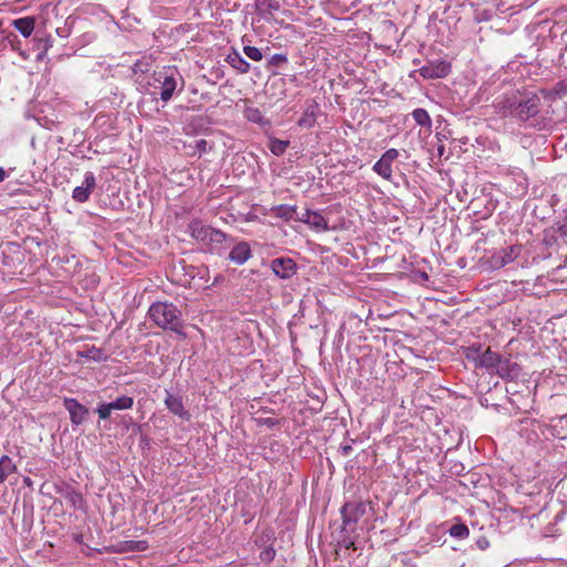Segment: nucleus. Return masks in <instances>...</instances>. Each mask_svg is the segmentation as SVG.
<instances>
[{
  "mask_svg": "<svg viewBox=\"0 0 567 567\" xmlns=\"http://www.w3.org/2000/svg\"><path fill=\"white\" fill-rule=\"evenodd\" d=\"M147 316L158 328L173 331L179 336H185L183 332L184 322L182 311L173 302H153L148 308Z\"/></svg>",
  "mask_w": 567,
  "mask_h": 567,
  "instance_id": "1",
  "label": "nucleus"
},
{
  "mask_svg": "<svg viewBox=\"0 0 567 567\" xmlns=\"http://www.w3.org/2000/svg\"><path fill=\"white\" fill-rule=\"evenodd\" d=\"M367 503L362 501L346 502L340 508L342 529L346 532H355L358 522L367 513Z\"/></svg>",
  "mask_w": 567,
  "mask_h": 567,
  "instance_id": "2",
  "label": "nucleus"
},
{
  "mask_svg": "<svg viewBox=\"0 0 567 567\" xmlns=\"http://www.w3.org/2000/svg\"><path fill=\"white\" fill-rule=\"evenodd\" d=\"M539 102L540 100L536 95L526 99L520 97L518 101L515 99L508 105L509 114L519 121H528L538 114Z\"/></svg>",
  "mask_w": 567,
  "mask_h": 567,
  "instance_id": "3",
  "label": "nucleus"
},
{
  "mask_svg": "<svg viewBox=\"0 0 567 567\" xmlns=\"http://www.w3.org/2000/svg\"><path fill=\"white\" fill-rule=\"evenodd\" d=\"M155 80L158 81V83L161 84L159 95L163 102H168L173 97L177 89L178 82H181L182 84L181 89L183 87L184 84L182 76L178 74L176 70L159 73L158 78H156Z\"/></svg>",
  "mask_w": 567,
  "mask_h": 567,
  "instance_id": "4",
  "label": "nucleus"
},
{
  "mask_svg": "<svg viewBox=\"0 0 567 567\" xmlns=\"http://www.w3.org/2000/svg\"><path fill=\"white\" fill-rule=\"evenodd\" d=\"M522 252L520 245H512L507 248L495 251L489 258V265L494 269H499L513 262Z\"/></svg>",
  "mask_w": 567,
  "mask_h": 567,
  "instance_id": "5",
  "label": "nucleus"
},
{
  "mask_svg": "<svg viewBox=\"0 0 567 567\" xmlns=\"http://www.w3.org/2000/svg\"><path fill=\"white\" fill-rule=\"evenodd\" d=\"M270 268L280 279L288 280L297 274V262L290 257H277L271 260Z\"/></svg>",
  "mask_w": 567,
  "mask_h": 567,
  "instance_id": "6",
  "label": "nucleus"
},
{
  "mask_svg": "<svg viewBox=\"0 0 567 567\" xmlns=\"http://www.w3.org/2000/svg\"><path fill=\"white\" fill-rule=\"evenodd\" d=\"M497 377L505 381H515L522 373V367L512 361L511 358H505L501 354L499 363L494 372Z\"/></svg>",
  "mask_w": 567,
  "mask_h": 567,
  "instance_id": "7",
  "label": "nucleus"
},
{
  "mask_svg": "<svg viewBox=\"0 0 567 567\" xmlns=\"http://www.w3.org/2000/svg\"><path fill=\"white\" fill-rule=\"evenodd\" d=\"M63 406L69 412L73 425L82 424L89 414V409L73 398H64Z\"/></svg>",
  "mask_w": 567,
  "mask_h": 567,
  "instance_id": "8",
  "label": "nucleus"
},
{
  "mask_svg": "<svg viewBox=\"0 0 567 567\" xmlns=\"http://www.w3.org/2000/svg\"><path fill=\"white\" fill-rule=\"evenodd\" d=\"M451 72V64L446 61H431L420 69L424 79L445 78Z\"/></svg>",
  "mask_w": 567,
  "mask_h": 567,
  "instance_id": "9",
  "label": "nucleus"
},
{
  "mask_svg": "<svg viewBox=\"0 0 567 567\" xmlns=\"http://www.w3.org/2000/svg\"><path fill=\"white\" fill-rule=\"evenodd\" d=\"M95 176L92 172H86L83 184L73 189L72 198L78 203H85L89 200L91 193L95 188Z\"/></svg>",
  "mask_w": 567,
  "mask_h": 567,
  "instance_id": "10",
  "label": "nucleus"
},
{
  "mask_svg": "<svg viewBox=\"0 0 567 567\" xmlns=\"http://www.w3.org/2000/svg\"><path fill=\"white\" fill-rule=\"evenodd\" d=\"M165 393L166 396L164 403L166 409L181 419L188 421L190 419V413L185 409L182 398L173 395L168 390H165Z\"/></svg>",
  "mask_w": 567,
  "mask_h": 567,
  "instance_id": "11",
  "label": "nucleus"
},
{
  "mask_svg": "<svg viewBox=\"0 0 567 567\" xmlns=\"http://www.w3.org/2000/svg\"><path fill=\"white\" fill-rule=\"evenodd\" d=\"M228 259L236 265H244L251 257V248L247 241L231 244Z\"/></svg>",
  "mask_w": 567,
  "mask_h": 567,
  "instance_id": "12",
  "label": "nucleus"
},
{
  "mask_svg": "<svg viewBox=\"0 0 567 567\" xmlns=\"http://www.w3.org/2000/svg\"><path fill=\"white\" fill-rule=\"evenodd\" d=\"M210 230H212V227L205 225L200 219H193L188 224L189 235L197 241H200L202 244L207 245V246H208V237H209Z\"/></svg>",
  "mask_w": 567,
  "mask_h": 567,
  "instance_id": "13",
  "label": "nucleus"
},
{
  "mask_svg": "<svg viewBox=\"0 0 567 567\" xmlns=\"http://www.w3.org/2000/svg\"><path fill=\"white\" fill-rule=\"evenodd\" d=\"M58 493L68 502L70 503L71 507L74 509L83 508L85 505L84 497L81 492L76 491L70 485H65L64 487H61L58 489Z\"/></svg>",
  "mask_w": 567,
  "mask_h": 567,
  "instance_id": "14",
  "label": "nucleus"
},
{
  "mask_svg": "<svg viewBox=\"0 0 567 567\" xmlns=\"http://www.w3.org/2000/svg\"><path fill=\"white\" fill-rule=\"evenodd\" d=\"M319 111V104L311 101L305 109L302 116L298 120V125L303 128L312 127L316 123Z\"/></svg>",
  "mask_w": 567,
  "mask_h": 567,
  "instance_id": "15",
  "label": "nucleus"
},
{
  "mask_svg": "<svg viewBox=\"0 0 567 567\" xmlns=\"http://www.w3.org/2000/svg\"><path fill=\"white\" fill-rule=\"evenodd\" d=\"M235 243V238L226 233L212 227L208 237V246L228 248Z\"/></svg>",
  "mask_w": 567,
  "mask_h": 567,
  "instance_id": "16",
  "label": "nucleus"
},
{
  "mask_svg": "<svg viewBox=\"0 0 567 567\" xmlns=\"http://www.w3.org/2000/svg\"><path fill=\"white\" fill-rule=\"evenodd\" d=\"M226 62L240 74H246L250 71V64L235 49H231L227 54Z\"/></svg>",
  "mask_w": 567,
  "mask_h": 567,
  "instance_id": "17",
  "label": "nucleus"
},
{
  "mask_svg": "<svg viewBox=\"0 0 567 567\" xmlns=\"http://www.w3.org/2000/svg\"><path fill=\"white\" fill-rule=\"evenodd\" d=\"M499 358H501L499 353L492 351V349L489 347H487L484 350V354H482V359H481V363H480L478 368L486 369L491 373H494L497 368V364L499 363Z\"/></svg>",
  "mask_w": 567,
  "mask_h": 567,
  "instance_id": "18",
  "label": "nucleus"
},
{
  "mask_svg": "<svg viewBox=\"0 0 567 567\" xmlns=\"http://www.w3.org/2000/svg\"><path fill=\"white\" fill-rule=\"evenodd\" d=\"M255 6L258 16L262 18L272 16V13L278 11L281 7L278 0H255Z\"/></svg>",
  "mask_w": 567,
  "mask_h": 567,
  "instance_id": "19",
  "label": "nucleus"
},
{
  "mask_svg": "<svg viewBox=\"0 0 567 567\" xmlns=\"http://www.w3.org/2000/svg\"><path fill=\"white\" fill-rule=\"evenodd\" d=\"M12 25L18 30L24 38H29L34 31L35 18L23 17L12 21Z\"/></svg>",
  "mask_w": 567,
  "mask_h": 567,
  "instance_id": "20",
  "label": "nucleus"
},
{
  "mask_svg": "<svg viewBox=\"0 0 567 567\" xmlns=\"http://www.w3.org/2000/svg\"><path fill=\"white\" fill-rule=\"evenodd\" d=\"M307 225L317 231H326L329 229L326 218L319 213L307 209Z\"/></svg>",
  "mask_w": 567,
  "mask_h": 567,
  "instance_id": "21",
  "label": "nucleus"
},
{
  "mask_svg": "<svg viewBox=\"0 0 567 567\" xmlns=\"http://www.w3.org/2000/svg\"><path fill=\"white\" fill-rule=\"evenodd\" d=\"M484 348L481 343H473L465 348L464 354L467 361L472 362L476 369L481 363L482 354H484Z\"/></svg>",
  "mask_w": 567,
  "mask_h": 567,
  "instance_id": "22",
  "label": "nucleus"
},
{
  "mask_svg": "<svg viewBox=\"0 0 567 567\" xmlns=\"http://www.w3.org/2000/svg\"><path fill=\"white\" fill-rule=\"evenodd\" d=\"M17 471V466L10 456L3 455L0 458V484L4 483L7 478Z\"/></svg>",
  "mask_w": 567,
  "mask_h": 567,
  "instance_id": "23",
  "label": "nucleus"
},
{
  "mask_svg": "<svg viewBox=\"0 0 567 567\" xmlns=\"http://www.w3.org/2000/svg\"><path fill=\"white\" fill-rule=\"evenodd\" d=\"M373 171L386 181H391L392 178V164L388 161H384L383 157L373 165Z\"/></svg>",
  "mask_w": 567,
  "mask_h": 567,
  "instance_id": "24",
  "label": "nucleus"
},
{
  "mask_svg": "<svg viewBox=\"0 0 567 567\" xmlns=\"http://www.w3.org/2000/svg\"><path fill=\"white\" fill-rule=\"evenodd\" d=\"M271 213L275 217H278V218H281V219L288 221L293 218V216L296 214V207L289 206V205H279V206L272 207Z\"/></svg>",
  "mask_w": 567,
  "mask_h": 567,
  "instance_id": "25",
  "label": "nucleus"
},
{
  "mask_svg": "<svg viewBox=\"0 0 567 567\" xmlns=\"http://www.w3.org/2000/svg\"><path fill=\"white\" fill-rule=\"evenodd\" d=\"M34 48L38 51L37 60H42L48 50L52 47L50 37H37L34 39Z\"/></svg>",
  "mask_w": 567,
  "mask_h": 567,
  "instance_id": "26",
  "label": "nucleus"
},
{
  "mask_svg": "<svg viewBox=\"0 0 567 567\" xmlns=\"http://www.w3.org/2000/svg\"><path fill=\"white\" fill-rule=\"evenodd\" d=\"M412 116L414 118V121L416 122L417 125L422 126V127H427V128H431L432 126V121H431V117L427 113L426 110L424 109H415L413 112H412Z\"/></svg>",
  "mask_w": 567,
  "mask_h": 567,
  "instance_id": "27",
  "label": "nucleus"
},
{
  "mask_svg": "<svg viewBox=\"0 0 567 567\" xmlns=\"http://www.w3.org/2000/svg\"><path fill=\"white\" fill-rule=\"evenodd\" d=\"M288 146H289V141H284V140H279L276 137H271L268 143V148L276 156L282 155L286 152V150L288 148Z\"/></svg>",
  "mask_w": 567,
  "mask_h": 567,
  "instance_id": "28",
  "label": "nucleus"
},
{
  "mask_svg": "<svg viewBox=\"0 0 567 567\" xmlns=\"http://www.w3.org/2000/svg\"><path fill=\"white\" fill-rule=\"evenodd\" d=\"M109 403L112 410H130L133 408L134 398L122 395Z\"/></svg>",
  "mask_w": 567,
  "mask_h": 567,
  "instance_id": "29",
  "label": "nucleus"
},
{
  "mask_svg": "<svg viewBox=\"0 0 567 567\" xmlns=\"http://www.w3.org/2000/svg\"><path fill=\"white\" fill-rule=\"evenodd\" d=\"M79 355L82 358H85V359L96 361V362H101L105 359V357L103 354V350L100 348H95L94 346H92L91 348H87L83 351H80Z\"/></svg>",
  "mask_w": 567,
  "mask_h": 567,
  "instance_id": "30",
  "label": "nucleus"
},
{
  "mask_svg": "<svg viewBox=\"0 0 567 567\" xmlns=\"http://www.w3.org/2000/svg\"><path fill=\"white\" fill-rule=\"evenodd\" d=\"M244 114L245 117L252 123L262 124L265 121L262 112L258 107H246Z\"/></svg>",
  "mask_w": 567,
  "mask_h": 567,
  "instance_id": "31",
  "label": "nucleus"
},
{
  "mask_svg": "<svg viewBox=\"0 0 567 567\" xmlns=\"http://www.w3.org/2000/svg\"><path fill=\"white\" fill-rule=\"evenodd\" d=\"M288 63V56L282 53L274 54L267 62V69L275 73V68H281L284 64Z\"/></svg>",
  "mask_w": 567,
  "mask_h": 567,
  "instance_id": "32",
  "label": "nucleus"
},
{
  "mask_svg": "<svg viewBox=\"0 0 567 567\" xmlns=\"http://www.w3.org/2000/svg\"><path fill=\"white\" fill-rule=\"evenodd\" d=\"M449 533L454 538L464 539L468 536L470 530L465 524L458 523V524L452 525L449 529Z\"/></svg>",
  "mask_w": 567,
  "mask_h": 567,
  "instance_id": "33",
  "label": "nucleus"
},
{
  "mask_svg": "<svg viewBox=\"0 0 567 567\" xmlns=\"http://www.w3.org/2000/svg\"><path fill=\"white\" fill-rule=\"evenodd\" d=\"M351 533L352 532H346L341 528L340 530V537L338 539V545L340 547H344L347 549H350V548H353L355 549V546H354V538L351 536Z\"/></svg>",
  "mask_w": 567,
  "mask_h": 567,
  "instance_id": "34",
  "label": "nucleus"
},
{
  "mask_svg": "<svg viewBox=\"0 0 567 567\" xmlns=\"http://www.w3.org/2000/svg\"><path fill=\"white\" fill-rule=\"evenodd\" d=\"M275 539V533L271 528H267L262 530L261 535L256 539V545L258 547L265 548L266 546H269L270 542Z\"/></svg>",
  "mask_w": 567,
  "mask_h": 567,
  "instance_id": "35",
  "label": "nucleus"
},
{
  "mask_svg": "<svg viewBox=\"0 0 567 567\" xmlns=\"http://www.w3.org/2000/svg\"><path fill=\"white\" fill-rule=\"evenodd\" d=\"M276 557V549L272 547V544L266 546L259 554V559L264 564H270Z\"/></svg>",
  "mask_w": 567,
  "mask_h": 567,
  "instance_id": "36",
  "label": "nucleus"
},
{
  "mask_svg": "<svg viewBox=\"0 0 567 567\" xmlns=\"http://www.w3.org/2000/svg\"><path fill=\"white\" fill-rule=\"evenodd\" d=\"M244 53L247 58H249L252 61H261L262 60V52L260 49L251 45H245L244 47Z\"/></svg>",
  "mask_w": 567,
  "mask_h": 567,
  "instance_id": "37",
  "label": "nucleus"
},
{
  "mask_svg": "<svg viewBox=\"0 0 567 567\" xmlns=\"http://www.w3.org/2000/svg\"><path fill=\"white\" fill-rule=\"evenodd\" d=\"M112 411L113 410L111 409L110 403H106V402L100 403L97 405V408L95 409V412L97 413V415L101 420L110 419Z\"/></svg>",
  "mask_w": 567,
  "mask_h": 567,
  "instance_id": "38",
  "label": "nucleus"
},
{
  "mask_svg": "<svg viewBox=\"0 0 567 567\" xmlns=\"http://www.w3.org/2000/svg\"><path fill=\"white\" fill-rule=\"evenodd\" d=\"M381 157H383L384 161H388L392 164L399 157V151L395 148H390L385 151Z\"/></svg>",
  "mask_w": 567,
  "mask_h": 567,
  "instance_id": "39",
  "label": "nucleus"
},
{
  "mask_svg": "<svg viewBox=\"0 0 567 567\" xmlns=\"http://www.w3.org/2000/svg\"><path fill=\"white\" fill-rule=\"evenodd\" d=\"M207 141L206 140H198L195 144V151L192 155L198 154L199 156L207 151Z\"/></svg>",
  "mask_w": 567,
  "mask_h": 567,
  "instance_id": "40",
  "label": "nucleus"
},
{
  "mask_svg": "<svg viewBox=\"0 0 567 567\" xmlns=\"http://www.w3.org/2000/svg\"><path fill=\"white\" fill-rule=\"evenodd\" d=\"M557 233L564 237H567V210L564 220L561 223H557Z\"/></svg>",
  "mask_w": 567,
  "mask_h": 567,
  "instance_id": "41",
  "label": "nucleus"
},
{
  "mask_svg": "<svg viewBox=\"0 0 567 567\" xmlns=\"http://www.w3.org/2000/svg\"><path fill=\"white\" fill-rule=\"evenodd\" d=\"M475 544H476L477 548L481 550H485L489 547V542L485 536H480L476 539Z\"/></svg>",
  "mask_w": 567,
  "mask_h": 567,
  "instance_id": "42",
  "label": "nucleus"
},
{
  "mask_svg": "<svg viewBox=\"0 0 567 567\" xmlns=\"http://www.w3.org/2000/svg\"><path fill=\"white\" fill-rule=\"evenodd\" d=\"M260 423L268 427H275V426L279 425L280 421L277 419H274V417H265V419L260 420Z\"/></svg>",
  "mask_w": 567,
  "mask_h": 567,
  "instance_id": "43",
  "label": "nucleus"
},
{
  "mask_svg": "<svg viewBox=\"0 0 567 567\" xmlns=\"http://www.w3.org/2000/svg\"><path fill=\"white\" fill-rule=\"evenodd\" d=\"M352 451L353 449L351 444H341L339 449V452L341 453L342 456H349Z\"/></svg>",
  "mask_w": 567,
  "mask_h": 567,
  "instance_id": "44",
  "label": "nucleus"
},
{
  "mask_svg": "<svg viewBox=\"0 0 567 567\" xmlns=\"http://www.w3.org/2000/svg\"><path fill=\"white\" fill-rule=\"evenodd\" d=\"M140 445L144 449H150L151 445V439L146 434H142L140 437Z\"/></svg>",
  "mask_w": 567,
  "mask_h": 567,
  "instance_id": "45",
  "label": "nucleus"
},
{
  "mask_svg": "<svg viewBox=\"0 0 567 567\" xmlns=\"http://www.w3.org/2000/svg\"><path fill=\"white\" fill-rule=\"evenodd\" d=\"M56 33L62 37V38H66L69 35V29L68 28H58L56 29Z\"/></svg>",
  "mask_w": 567,
  "mask_h": 567,
  "instance_id": "46",
  "label": "nucleus"
},
{
  "mask_svg": "<svg viewBox=\"0 0 567 567\" xmlns=\"http://www.w3.org/2000/svg\"><path fill=\"white\" fill-rule=\"evenodd\" d=\"M13 38H14L13 40L9 39V41L12 45V49L19 51L20 50V48H19L20 41L18 40L17 35H13Z\"/></svg>",
  "mask_w": 567,
  "mask_h": 567,
  "instance_id": "47",
  "label": "nucleus"
},
{
  "mask_svg": "<svg viewBox=\"0 0 567 567\" xmlns=\"http://www.w3.org/2000/svg\"><path fill=\"white\" fill-rule=\"evenodd\" d=\"M297 219L299 221L307 224V209L305 210V213L301 216L297 217Z\"/></svg>",
  "mask_w": 567,
  "mask_h": 567,
  "instance_id": "48",
  "label": "nucleus"
},
{
  "mask_svg": "<svg viewBox=\"0 0 567 567\" xmlns=\"http://www.w3.org/2000/svg\"><path fill=\"white\" fill-rule=\"evenodd\" d=\"M6 177H7L6 171L2 167H0V182H3Z\"/></svg>",
  "mask_w": 567,
  "mask_h": 567,
  "instance_id": "49",
  "label": "nucleus"
},
{
  "mask_svg": "<svg viewBox=\"0 0 567 567\" xmlns=\"http://www.w3.org/2000/svg\"><path fill=\"white\" fill-rule=\"evenodd\" d=\"M132 426H133V431L136 433L137 431H141L142 430V425L141 424H137V423H132Z\"/></svg>",
  "mask_w": 567,
  "mask_h": 567,
  "instance_id": "50",
  "label": "nucleus"
},
{
  "mask_svg": "<svg viewBox=\"0 0 567 567\" xmlns=\"http://www.w3.org/2000/svg\"><path fill=\"white\" fill-rule=\"evenodd\" d=\"M437 153H439L440 156H442L444 154V145L440 144L437 146Z\"/></svg>",
  "mask_w": 567,
  "mask_h": 567,
  "instance_id": "51",
  "label": "nucleus"
},
{
  "mask_svg": "<svg viewBox=\"0 0 567 567\" xmlns=\"http://www.w3.org/2000/svg\"><path fill=\"white\" fill-rule=\"evenodd\" d=\"M422 278L427 279V278H429V277H427V274H426V272H423V274H422Z\"/></svg>",
  "mask_w": 567,
  "mask_h": 567,
  "instance_id": "52",
  "label": "nucleus"
},
{
  "mask_svg": "<svg viewBox=\"0 0 567 567\" xmlns=\"http://www.w3.org/2000/svg\"><path fill=\"white\" fill-rule=\"evenodd\" d=\"M440 135H441L440 133H436V137H437L439 142H441V141H442V140H441V137H440Z\"/></svg>",
  "mask_w": 567,
  "mask_h": 567,
  "instance_id": "53",
  "label": "nucleus"
},
{
  "mask_svg": "<svg viewBox=\"0 0 567 567\" xmlns=\"http://www.w3.org/2000/svg\"><path fill=\"white\" fill-rule=\"evenodd\" d=\"M20 55H23L24 58H27L28 55L24 54V52L20 51Z\"/></svg>",
  "mask_w": 567,
  "mask_h": 567,
  "instance_id": "54",
  "label": "nucleus"
},
{
  "mask_svg": "<svg viewBox=\"0 0 567 567\" xmlns=\"http://www.w3.org/2000/svg\"><path fill=\"white\" fill-rule=\"evenodd\" d=\"M24 482H25V484H29L30 478H29V477H27V478L24 480Z\"/></svg>",
  "mask_w": 567,
  "mask_h": 567,
  "instance_id": "55",
  "label": "nucleus"
}]
</instances>
